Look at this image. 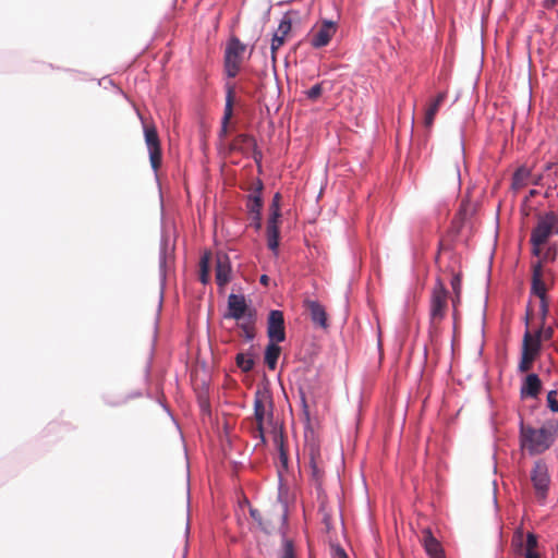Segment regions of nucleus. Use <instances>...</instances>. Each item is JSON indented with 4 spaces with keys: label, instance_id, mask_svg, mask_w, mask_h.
<instances>
[{
    "label": "nucleus",
    "instance_id": "nucleus-1",
    "mask_svg": "<svg viewBox=\"0 0 558 558\" xmlns=\"http://www.w3.org/2000/svg\"><path fill=\"white\" fill-rule=\"evenodd\" d=\"M558 436V421L548 420L539 428L520 424V445L531 456L541 454L551 447Z\"/></svg>",
    "mask_w": 558,
    "mask_h": 558
},
{
    "label": "nucleus",
    "instance_id": "nucleus-2",
    "mask_svg": "<svg viewBox=\"0 0 558 558\" xmlns=\"http://www.w3.org/2000/svg\"><path fill=\"white\" fill-rule=\"evenodd\" d=\"M254 418L256 422V435L265 441L264 425L271 424L274 418V400L270 391L266 388L257 389L254 395Z\"/></svg>",
    "mask_w": 558,
    "mask_h": 558
},
{
    "label": "nucleus",
    "instance_id": "nucleus-3",
    "mask_svg": "<svg viewBox=\"0 0 558 558\" xmlns=\"http://www.w3.org/2000/svg\"><path fill=\"white\" fill-rule=\"evenodd\" d=\"M250 513L266 533L282 532V530L288 527L287 506L282 502L275 505L272 510L265 513H260L257 509H251Z\"/></svg>",
    "mask_w": 558,
    "mask_h": 558
},
{
    "label": "nucleus",
    "instance_id": "nucleus-4",
    "mask_svg": "<svg viewBox=\"0 0 558 558\" xmlns=\"http://www.w3.org/2000/svg\"><path fill=\"white\" fill-rule=\"evenodd\" d=\"M553 233L556 234L555 211H547L539 215L530 238L532 254L534 256H541L542 246L547 243Z\"/></svg>",
    "mask_w": 558,
    "mask_h": 558
},
{
    "label": "nucleus",
    "instance_id": "nucleus-5",
    "mask_svg": "<svg viewBox=\"0 0 558 558\" xmlns=\"http://www.w3.org/2000/svg\"><path fill=\"white\" fill-rule=\"evenodd\" d=\"M448 308V290L440 278L432 290L429 304V320L433 327H437L446 317Z\"/></svg>",
    "mask_w": 558,
    "mask_h": 558
},
{
    "label": "nucleus",
    "instance_id": "nucleus-6",
    "mask_svg": "<svg viewBox=\"0 0 558 558\" xmlns=\"http://www.w3.org/2000/svg\"><path fill=\"white\" fill-rule=\"evenodd\" d=\"M303 456L308 460L312 478L316 483H320L325 471L324 460L318 441H316L314 438L307 439L303 448Z\"/></svg>",
    "mask_w": 558,
    "mask_h": 558
},
{
    "label": "nucleus",
    "instance_id": "nucleus-7",
    "mask_svg": "<svg viewBox=\"0 0 558 558\" xmlns=\"http://www.w3.org/2000/svg\"><path fill=\"white\" fill-rule=\"evenodd\" d=\"M245 45L239 38L232 37L225 52V69L229 77H235L240 71Z\"/></svg>",
    "mask_w": 558,
    "mask_h": 558
},
{
    "label": "nucleus",
    "instance_id": "nucleus-8",
    "mask_svg": "<svg viewBox=\"0 0 558 558\" xmlns=\"http://www.w3.org/2000/svg\"><path fill=\"white\" fill-rule=\"evenodd\" d=\"M145 144L149 154V161L154 171H158L162 161L161 144L154 123L143 122Z\"/></svg>",
    "mask_w": 558,
    "mask_h": 558
},
{
    "label": "nucleus",
    "instance_id": "nucleus-9",
    "mask_svg": "<svg viewBox=\"0 0 558 558\" xmlns=\"http://www.w3.org/2000/svg\"><path fill=\"white\" fill-rule=\"evenodd\" d=\"M531 481L537 497L545 499L549 488L550 477L547 464L544 461L538 460L534 463L531 471Z\"/></svg>",
    "mask_w": 558,
    "mask_h": 558
},
{
    "label": "nucleus",
    "instance_id": "nucleus-10",
    "mask_svg": "<svg viewBox=\"0 0 558 558\" xmlns=\"http://www.w3.org/2000/svg\"><path fill=\"white\" fill-rule=\"evenodd\" d=\"M539 332L536 338H533L529 331L525 332L523 338L522 355L519 363V371L525 373L531 369L533 361L539 349Z\"/></svg>",
    "mask_w": 558,
    "mask_h": 558
},
{
    "label": "nucleus",
    "instance_id": "nucleus-11",
    "mask_svg": "<svg viewBox=\"0 0 558 558\" xmlns=\"http://www.w3.org/2000/svg\"><path fill=\"white\" fill-rule=\"evenodd\" d=\"M251 313H256V311L247 305L244 295L231 293L228 296V313L225 315L226 318L241 322L248 317Z\"/></svg>",
    "mask_w": 558,
    "mask_h": 558
},
{
    "label": "nucleus",
    "instance_id": "nucleus-12",
    "mask_svg": "<svg viewBox=\"0 0 558 558\" xmlns=\"http://www.w3.org/2000/svg\"><path fill=\"white\" fill-rule=\"evenodd\" d=\"M267 336L272 342L286 340L284 317L281 311H270L267 319Z\"/></svg>",
    "mask_w": 558,
    "mask_h": 558
},
{
    "label": "nucleus",
    "instance_id": "nucleus-13",
    "mask_svg": "<svg viewBox=\"0 0 558 558\" xmlns=\"http://www.w3.org/2000/svg\"><path fill=\"white\" fill-rule=\"evenodd\" d=\"M337 26L331 21H325L317 29H314L311 35V45L315 48H322L329 44L336 34Z\"/></svg>",
    "mask_w": 558,
    "mask_h": 558
},
{
    "label": "nucleus",
    "instance_id": "nucleus-14",
    "mask_svg": "<svg viewBox=\"0 0 558 558\" xmlns=\"http://www.w3.org/2000/svg\"><path fill=\"white\" fill-rule=\"evenodd\" d=\"M304 306L308 311L311 319L315 326L320 327L323 329L328 328L329 324L327 313L319 302L314 300H305Z\"/></svg>",
    "mask_w": 558,
    "mask_h": 558
},
{
    "label": "nucleus",
    "instance_id": "nucleus-15",
    "mask_svg": "<svg viewBox=\"0 0 558 558\" xmlns=\"http://www.w3.org/2000/svg\"><path fill=\"white\" fill-rule=\"evenodd\" d=\"M280 217L279 208L276 207V209L270 215L268 222H267V245L268 248L275 252L277 254V250L279 246V226L278 220Z\"/></svg>",
    "mask_w": 558,
    "mask_h": 558
},
{
    "label": "nucleus",
    "instance_id": "nucleus-16",
    "mask_svg": "<svg viewBox=\"0 0 558 558\" xmlns=\"http://www.w3.org/2000/svg\"><path fill=\"white\" fill-rule=\"evenodd\" d=\"M291 27V21L288 19H283L280 22L277 32L274 34L270 45L271 59L274 62H276V53L283 46L286 41V36L290 33Z\"/></svg>",
    "mask_w": 558,
    "mask_h": 558
},
{
    "label": "nucleus",
    "instance_id": "nucleus-17",
    "mask_svg": "<svg viewBox=\"0 0 558 558\" xmlns=\"http://www.w3.org/2000/svg\"><path fill=\"white\" fill-rule=\"evenodd\" d=\"M256 147L257 144L255 138L248 134H239L230 143L231 150L240 151L242 154H248L253 151L255 158L257 154Z\"/></svg>",
    "mask_w": 558,
    "mask_h": 558
},
{
    "label": "nucleus",
    "instance_id": "nucleus-18",
    "mask_svg": "<svg viewBox=\"0 0 558 558\" xmlns=\"http://www.w3.org/2000/svg\"><path fill=\"white\" fill-rule=\"evenodd\" d=\"M422 543L429 558H445L440 543L434 537L429 529L422 531Z\"/></svg>",
    "mask_w": 558,
    "mask_h": 558
},
{
    "label": "nucleus",
    "instance_id": "nucleus-19",
    "mask_svg": "<svg viewBox=\"0 0 558 558\" xmlns=\"http://www.w3.org/2000/svg\"><path fill=\"white\" fill-rule=\"evenodd\" d=\"M531 292L538 299L547 298V288L546 283L543 280V270L541 263H536L533 265Z\"/></svg>",
    "mask_w": 558,
    "mask_h": 558
},
{
    "label": "nucleus",
    "instance_id": "nucleus-20",
    "mask_svg": "<svg viewBox=\"0 0 558 558\" xmlns=\"http://www.w3.org/2000/svg\"><path fill=\"white\" fill-rule=\"evenodd\" d=\"M231 266L228 256L218 255L216 260V282L225 287L230 281Z\"/></svg>",
    "mask_w": 558,
    "mask_h": 558
},
{
    "label": "nucleus",
    "instance_id": "nucleus-21",
    "mask_svg": "<svg viewBox=\"0 0 558 558\" xmlns=\"http://www.w3.org/2000/svg\"><path fill=\"white\" fill-rule=\"evenodd\" d=\"M558 179V168L555 162H547L543 173L535 179L534 184H543L548 187H555Z\"/></svg>",
    "mask_w": 558,
    "mask_h": 558
},
{
    "label": "nucleus",
    "instance_id": "nucleus-22",
    "mask_svg": "<svg viewBox=\"0 0 558 558\" xmlns=\"http://www.w3.org/2000/svg\"><path fill=\"white\" fill-rule=\"evenodd\" d=\"M447 97L446 92H440L435 99L428 105L426 111H425V118H424V125L425 128L429 129L432 128L435 117L439 110V107L445 101Z\"/></svg>",
    "mask_w": 558,
    "mask_h": 558
},
{
    "label": "nucleus",
    "instance_id": "nucleus-23",
    "mask_svg": "<svg viewBox=\"0 0 558 558\" xmlns=\"http://www.w3.org/2000/svg\"><path fill=\"white\" fill-rule=\"evenodd\" d=\"M259 189H262V186ZM246 207L250 214L253 215V219L256 221V228H260V209L263 207L260 190L248 195Z\"/></svg>",
    "mask_w": 558,
    "mask_h": 558
},
{
    "label": "nucleus",
    "instance_id": "nucleus-24",
    "mask_svg": "<svg viewBox=\"0 0 558 558\" xmlns=\"http://www.w3.org/2000/svg\"><path fill=\"white\" fill-rule=\"evenodd\" d=\"M235 98L234 86L232 84H227V96H226V107L225 113L222 118V134L227 133L228 123L233 114V104Z\"/></svg>",
    "mask_w": 558,
    "mask_h": 558
},
{
    "label": "nucleus",
    "instance_id": "nucleus-25",
    "mask_svg": "<svg viewBox=\"0 0 558 558\" xmlns=\"http://www.w3.org/2000/svg\"><path fill=\"white\" fill-rule=\"evenodd\" d=\"M542 388L541 379L536 374H529L525 377L523 386L521 388V393L527 397H536Z\"/></svg>",
    "mask_w": 558,
    "mask_h": 558
},
{
    "label": "nucleus",
    "instance_id": "nucleus-26",
    "mask_svg": "<svg viewBox=\"0 0 558 558\" xmlns=\"http://www.w3.org/2000/svg\"><path fill=\"white\" fill-rule=\"evenodd\" d=\"M256 318H257L256 313H251V314H248V317H246L245 319H243L241 322H238V326L242 330V336L247 341H252L256 336V330H255Z\"/></svg>",
    "mask_w": 558,
    "mask_h": 558
},
{
    "label": "nucleus",
    "instance_id": "nucleus-27",
    "mask_svg": "<svg viewBox=\"0 0 558 558\" xmlns=\"http://www.w3.org/2000/svg\"><path fill=\"white\" fill-rule=\"evenodd\" d=\"M279 342L269 341L265 350V363L269 369H275L277 366V361L281 353V348L278 345Z\"/></svg>",
    "mask_w": 558,
    "mask_h": 558
},
{
    "label": "nucleus",
    "instance_id": "nucleus-28",
    "mask_svg": "<svg viewBox=\"0 0 558 558\" xmlns=\"http://www.w3.org/2000/svg\"><path fill=\"white\" fill-rule=\"evenodd\" d=\"M287 527L282 532H277L281 538V549L279 558H295V548L293 541L286 535Z\"/></svg>",
    "mask_w": 558,
    "mask_h": 558
},
{
    "label": "nucleus",
    "instance_id": "nucleus-29",
    "mask_svg": "<svg viewBox=\"0 0 558 558\" xmlns=\"http://www.w3.org/2000/svg\"><path fill=\"white\" fill-rule=\"evenodd\" d=\"M537 546V536L534 533H527L523 553L524 558H541L539 553L536 550Z\"/></svg>",
    "mask_w": 558,
    "mask_h": 558
},
{
    "label": "nucleus",
    "instance_id": "nucleus-30",
    "mask_svg": "<svg viewBox=\"0 0 558 558\" xmlns=\"http://www.w3.org/2000/svg\"><path fill=\"white\" fill-rule=\"evenodd\" d=\"M210 253H205L199 262V280L202 283L207 284L210 280Z\"/></svg>",
    "mask_w": 558,
    "mask_h": 558
},
{
    "label": "nucleus",
    "instance_id": "nucleus-31",
    "mask_svg": "<svg viewBox=\"0 0 558 558\" xmlns=\"http://www.w3.org/2000/svg\"><path fill=\"white\" fill-rule=\"evenodd\" d=\"M235 363L244 373L251 372L254 367V360L244 353L236 354Z\"/></svg>",
    "mask_w": 558,
    "mask_h": 558
},
{
    "label": "nucleus",
    "instance_id": "nucleus-32",
    "mask_svg": "<svg viewBox=\"0 0 558 558\" xmlns=\"http://www.w3.org/2000/svg\"><path fill=\"white\" fill-rule=\"evenodd\" d=\"M529 175L530 172L526 169H518L513 174V186L517 189L524 186L526 184L525 180L527 179Z\"/></svg>",
    "mask_w": 558,
    "mask_h": 558
},
{
    "label": "nucleus",
    "instance_id": "nucleus-33",
    "mask_svg": "<svg viewBox=\"0 0 558 558\" xmlns=\"http://www.w3.org/2000/svg\"><path fill=\"white\" fill-rule=\"evenodd\" d=\"M557 256V247L555 245L547 247V250L543 253H541V256H538L541 259L537 263H541L543 266V263H551L556 259Z\"/></svg>",
    "mask_w": 558,
    "mask_h": 558
},
{
    "label": "nucleus",
    "instance_id": "nucleus-34",
    "mask_svg": "<svg viewBox=\"0 0 558 558\" xmlns=\"http://www.w3.org/2000/svg\"><path fill=\"white\" fill-rule=\"evenodd\" d=\"M324 92V83H318L312 86L307 92L306 96L308 99L315 101L317 100Z\"/></svg>",
    "mask_w": 558,
    "mask_h": 558
},
{
    "label": "nucleus",
    "instance_id": "nucleus-35",
    "mask_svg": "<svg viewBox=\"0 0 558 558\" xmlns=\"http://www.w3.org/2000/svg\"><path fill=\"white\" fill-rule=\"evenodd\" d=\"M453 294H461L462 289V278L460 274H453L450 281Z\"/></svg>",
    "mask_w": 558,
    "mask_h": 558
},
{
    "label": "nucleus",
    "instance_id": "nucleus-36",
    "mask_svg": "<svg viewBox=\"0 0 558 558\" xmlns=\"http://www.w3.org/2000/svg\"><path fill=\"white\" fill-rule=\"evenodd\" d=\"M548 312H549V301L547 298L545 299H539V314H541V319H542V323L544 324L545 323V319L548 315Z\"/></svg>",
    "mask_w": 558,
    "mask_h": 558
},
{
    "label": "nucleus",
    "instance_id": "nucleus-37",
    "mask_svg": "<svg viewBox=\"0 0 558 558\" xmlns=\"http://www.w3.org/2000/svg\"><path fill=\"white\" fill-rule=\"evenodd\" d=\"M557 392L551 390L547 395L548 407L553 412H558V400L556 398Z\"/></svg>",
    "mask_w": 558,
    "mask_h": 558
},
{
    "label": "nucleus",
    "instance_id": "nucleus-38",
    "mask_svg": "<svg viewBox=\"0 0 558 558\" xmlns=\"http://www.w3.org/2000/svg\"><path fill=\"white\" fill-rule=\"evenodd\" d=\"M522 538H523V531H522V529H518L517 532L514 533V536L512 539V545L518 546L520 550H522V547H523Z\"/></svg>",
    "mask_w": 558,
    "mask_h": 558
},
{
    "label": "nucleus",
    "instance_id": "nucleus-39",
    "mask_svg": "<svg viewBox=\"0 0 558 558\" xmlns=\"http://www.w3.org/2000/svg\"><path fill=\"white\" fill-rule=\"evenodd\" d=\"M333 558H349L344 549L340 546L333 547Z\"/></svg>",
    "mask_w": 558,
    "mask_h": 558
},
{
    "label": "nucleus",
    "instance_id": "nucleus-40",
    "mask_svg": "<svg viewBox=\"0 0 558 558\" xmlns=\"http://www.w3.org/2000/svg\"><path fill=\"white\" fill-rule=\"evenodd\" d=\"M558 0H543V7L545 9H553L557 4Z\"/></svg>",
    "mask_w": 558,
    "mask_h": 558
},
{
    "label": "nucleus",
    "instance_id": "nucleus-41",
    "mask_svg": "<svg viewBox=\"0 0 558 558\" xmlns=\"http://www.w3.org/2000/svg\"><path fill=\"white\" fill-rule=\"evenodd\" d=\"M460 301H461V294H454L452 300H451L452 307H453L454 312L457 311V307L460 304Z\"/></svg>",
    "mask_w": 558,
    "mask_h": 558
},
{
    "label": "nucleus",
    "instance_id": "nucleus-42",
    "mask_svg": "<svg viewBox=\"0 0 558 558\" xmlns=\"http://www.w3.org/2000/svg\"><path fill=\"white\" fill-rule=\"evenodd\" d=\"M259 281L262 284L267 286L268 281H269V277L267 275H263V276H260Z\"/></svg>",
    "mask_w": 558,
    "mask_h": 558
},
{
    "label": "nucleus",
    "instance_id": "nucleus-43",
    "mask_svg": "<svg viewBox=\"0 0 558 558\" xmlns=\"http://www.w3.org/2000/svg\"><path fill=\"white\" fill-rule=\"evenodd\" d=\"M556 234H558V214L555 213Z\"/></svg>",
    "mask_w": 558,
    "mask_h": 558
},
{
    "label": "nucleus",
    "instance_id": "nucleus-44",
    "mask_svg": "<svg viewBox=\"0 0 558 558\" xmlns=\"http://www.w3.org/2000/svg\"><path fill=\"white\" fill-rule=\"evenodd\" d=\"M281 459H282L283 463H286V462H287V457H286V454H284V452H283V451H281Z\"/></svg>",
    "mask_w": 558,
    "mask_h": 558
}]
</instances>
